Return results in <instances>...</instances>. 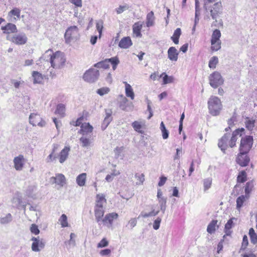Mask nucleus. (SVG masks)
Wrapping results in <instances>:
<instances>
[{
  "instance_id": "nucleus-1",
  "label": "nucleus",
  "mask_w": 257,
  "mask_h": 257,
  "mask_svg": "<svg viewBox=\"0 0 257 257\" xmlns=\"http://www.w3.org/2000/svg\"><path fill=\"white\" fill-rule=\"evenodd\" d=\"M105 203L106 199L103 194H97L96 195L94 211L95 220L99 226H100V220L102 218L104 214V204Z\"/></svg>"
},
{
  "instance_id": "nucleus-2",
  "label": "nucleus",
  "mask_w": 257,
  "mask_h": 257,
  "mask_svg": "<svg viewBox=\"0 0 257 257\" xmlns=\"http://www.w3.org/2000/svg\"><path fill=\"white\" fill-rule=\"evenodd\" d=\"M209 112L213 116L218 115L222 109V104L220 99L217 96H211L208 100Z\"/></svg>"
},
{
  "instance_id": "nucleus-3",
  "label": "nucleus",
  "mask_w": 257,
  "mask_h": 257,
  "mask_svg": "<svg viewBox=\"0 0 257 257\" xmlns=\"http://www.w3.org/2000/svg\"><path fill=\"white\" fill-rule=\"evenodd\" d=\"M65 62L66 59L63 53L57 51L54 53L50 64L54 69H61L64 66Z\"/></svg>"
},
{
  "instance_id": "nucleus-4",
  "label": "nucleus",
  "mask_w": 257,
  "mask_h": 257,
  "mask_svg": "<svg viewBox=\"0 0 257 257\" xmlns=\"http://www.w3.org/2000/svg\"><path fill=\"white\" fill-rule=\"evenodd\" d=\"M253 145V137L246 136L242 138L240 141L239 151L240 154H246L252 148Z\"/></svg>"
},
{
  "instance_id": "nucleus-5",
  "label": "nucleus",
  "mask_w": 257,
  "mask_h": 257,
  "mask_svg": "<svg viewBox=\"0 0 257 257\" xmlns=\"http://www.w3.org/2000/svg\"><path fill=\"white\" fill-rule=\"evenodd\" d=\"M79 36L78 28L75 26H71L66 31L64 37L66 43H69L73 40H76Z\"/></svg>"
},
{
  "instance_id": "nucleus-6",
  "label": "nucleus",
  "mask_w": 257,
  "mask_h": 257,
  "mask_svg": "<svg viewBox=\"0 0 257 257\" xmlns=\"http://www.w3.org/2000/svg\"><path fill=\"white\" fill-rule=\"evenodd\" d=\"M118 217L117 213L112 212L107 213L103 218L100 220V225H103L108 228H111L113 223V220H116Z\"/></svg>"
},
{
  "instance_id": "nucleus-7",
  "label": "nucleus",
  "mask_w": 257,
  "mask_h": 257,
  "mask_svg": "<svg viewBox=\"0 0 257 257\" xmlns=\"http://www.w3.org/2000/svg\"><path fill=\"white\" fill-rule=\"evenodd\" d=\"M209 79L210 85L214 88L222 85L224 82L220 73L217 71L214 72L211 74L209 77Z\"/></svg>"
},
{
  "instance_id": "nucleus-8",
  "label": "nucleus",
  "mask_w": 257,
  "mask_h": 257,
  "mask_svg": "<svg viewBox=\"0 0 257 257\" xmlns=\"http://www.w3.org/2000/svg\"><path fill=\"white\" fill-rule=\"evenodd\" d=\"M99 76V71L94 68H91L85 72L83 78L86 82L92 83L96 81Z\"/></svg>"
},
{
  "instance_id": "nucleus-9",
  "label": "nucleus",
  "mask_w": 257,
  "mask_h": 257,
  "mask_svg": "<svg viewBox=\"0 0 257 257\" xmlns=\"http://www.w3.org/2000/svg\"><path fill=\"white\" fill-rule=\"evenodd\" d=\"M8 39L16 45H24L27 43V37L25 34L22 33L9 36Z\"/></svg>"
},
{
  "instance_id": "nucleus-10",
  "label": "nucleus",
  "mask_w": 257,
  "mask_h": 257,
  "mask_svg": "<svg viewBox=\"0 0 257 257\" xmlns=\"http://www.w3.org/2000/svg\"><path fill=\"white\" fill-rule=\"evenodd\" d=\"M53 54L54 52L51 49L47 50L40 58L37 62V64L41 66L42 63H43V65H45L46 63L48 64H51Z\"/></svg>"
},
{
  "instance_id": "nucleus-11",
  "label": "nucleus",
  "mask_w": 257,
  "mask_h": 257,
  "mask_svg": "<svg viewBox=\"0 0 257 257\" xmlns=\"http://www.w3.org/2000/svg\"><path fill=\"white\" fill-rule=\"evenodd\" d=\"M31 240L33 242L32 244V250L35 252H39L45 247V242L42 238L39 236L33 237Z\"/></svg>"
},
{
  "instance_id": "nucleus-12",
  "label": "nucleus",
  "mask_w": 257,
  "mask_h": 257,
  "mask_svg": "<svg viewBox=\"0 0 257 257\" xmlns=\"http://www.w3.org/2000/svg\"><path fill=\"white\" fill-rule=\"evenodd\" d=\"M29 122L33 126L38 125L40 127H43L46 124V122L42 119L40 115L35 113L30 114Z\"/></svg>"
},
{
  "instance_id": "nucleus-13",
  "label": "nucleus",
  "mask_w": 257,
  "mask_h": 257,
  "mask_svg": "<svg viewBox=\"0 0 257 257\" xmlns=\"http://www.w3.org/2000/svg\"><path fill=\"white\" fill-rule=\"evenodd\" d=\"M25 159L22 155H19L14 158L13 160L14 167L18 171H22L25 164Z\"/></svg>"
},
{
  "instance_id": "nucleus-14",
  "label": "nucleus",
  "mask_w": 257,
  "mask_h": 257,
  "mask_svg": "<svg viewBox=\"0 0 257 257\" xmlns=\"http://www.w3.org/2000/svg\"><path fill=\"white\" fill-rule=\"evenodd\" d=\"M230 137L229 134H225L219 140L218 146L221 150L225 153V150L229 146V138Z\"/></svg>"
},
{
  "instance_id": "nucleus-15",
  "label": "nucleus",
  "mask_w": 257,
  "mask_h": 257,
  "mask_svg": "<svg viewBox=\"0 0 257 257\" xmlns=\"http://www.w3.org/2000/svg\"><path fill=\"white\" fill-rule=\"evenodd\" d=\"M52 184H57L60 187H62L66 184V178L62 174H57L55 177H52L50 179Z\"/></svg>"
},
{
  "instance_id": "nucleus-16",
  "label": "nucleus",
  "mask_w": 257,
  "mask_h": 257,
  "mask_svg": "<svg viewBox=\"0 0 257 257\" xmlns=\"http://www.w3.org/2000/svg\"><path fill=\"white\" fill-rule=\"evenodd\" d=\"M105 116L101 124V128L104 131L109 125L112 120L111 114L112 113V110L110 109H106L105 110Z\"/></svg>"
},
{
  "instance_id": "nucleus-17",
  "label": "nucleus",
  "mask_w": 257,
  "mask_h": 257,
  "mask_svg": "<svg viewBox=\"0 0 257 257\" xmlns=\"http://www.w3.org/2000/svg\"><path fill=\"white\" fill-rule=\"evenodd\" d=\"M93 127L89 123H82L80 133L82 136L91 137Z\"/></svg>"
},
{
  "instance_id": "nucleus-18",
  "label": "nucleus",
  "mask_w": 257,
  "mask_h": 257,
  "mask_svg": "<svg viewBox=\"0 0 257 257\" xmlns=\"http://www.w3.org/2000/svg\"><path fill=\"white\" fill-rule=\"evenodd\" d=\"M12 201L13 206L15 207H18L22 206L24 208V212H25L27 204L22 201V197L19 194H16L13 198Z\"/></svg>"
},
{
  "instance_id": "nucleus-19",
  "label": "nucleus",
  "mask_w": 257,
  "mask_h": 257,
  "mask_svg": "<svg viewBox=\"0 0 257 257\" xmlns=\"http://www.w3.org/2000/svg\"><path fill=\"white\" fill-rule=\"evenodd\" d=\"M222 9L221 4L220 2L215 3L213 7H209L208 10L210 12L211 16H215L217 15L220 14Z\"/></svg>"
},
{
  "instance_id": "nucleus-20",
  "label": "nucleus",
  "mask_w": 257,
  "mask_h": 257,
  "mask_svg": "<svg viewBox=\"0 0 257 257\" xmlns=\"http://www.w3.org/2000/svg\"><path fill=\"white\" fill-rule=\"evenodd\" d=\"M243 131L244 128H242L241 129H237L232 133L231 138L229 141V146L230 148H233L235 146L236 142L238 139L237 136L240 133Z\"/></svg>"
},
{
  "instance_id": "nucleus-21",
  "label": "nucleus",
  "mask_w": 257,
  "mask_h": 257,
  "mask_svg": "<svg viewBox=\"0 0 257 257\" xmlns=\"http://www.w3.org/2000/svg\"><path fill=\"white\" fill-rule=\"evenodd\" d=\"M249 162V157L246 154H240L236 158V162L241 167L248 165Z\"/></svg>"
},
{
  "instance_id": "nucleus-22",
  "label": "nucleus",
  "mask_w": 257,
  "mask_h": 257,
  "mask_svg": "<svg viewBox=\"0 0 257 257\" xmlns=\"http://www.w3.org/2000/svg\"><path fill=\"white\" fill-rule=\"evenodd\" d=\"M37 186L35 184L28 186L25 192L26 196L29 198L35 199L36 198L35 192L37 190Z\"/></svg>"
},
{
  "instance_id": "nucleus-23",
  "label": "nucleus",
  "mask_w": 257,
  "mask_h": 257,
  "mask_svg": "<svg viewBox=\"0 0 257 257\" xmlns=\"http://www.w3.org/2000/svg\"><path fill=\"white\" fill-rule=\"evenodd\" d=\"M178 53L174 47H171L168 50V58L173 61H176L178 59Z\"/></svg>"
},
{
  "instance_id": "nucleus-24",
  "label": "nucleus",
  "mask_w": 257,
  "mask_h": 257,
  "mask_svg": "<svg viewBox=\"0 0 257 257\" xmlns=\"http://www.w3.org/2000/svg\"><path fill=\"white\" fill-rule=\"evenodd\" d=\"M132 42L129 37L123 38L119 42L118 46L122 49H127L132 45Z\"/></svg>"
},
{
  "instance_id": "nucleus-25",
  "label": "nucleus",
  "mask_w": 257,
  "mask_h": 257,
  "mask_svg": "<svg viewBox=\"0 0 257 257\" xmlns=\"http://www.w3.org/2000/svg\"><path fill=\"white\" fill-rule=\"evenodd\" d=\"M142 27H143V24L141 22L136 23L133 25V33L134 35H135L136 37H139V38L142 37V35L141 33V31L142 30Z\"/></svg>"
},
{
  "instance_id": "nucleus-26",
  "label": "nucleus",
  "mask_w": 257,
  "mask_h": 257,
  "mask_svg": "<svg viewBox=\"0 0 257 257\" xmlns=\"http://www.w3.org/2000/svg\"><path fill=\"white\" fill-rule=\"evenodd\" d=\"M86 180V174L85 173L79 174L76 179L77 185L80 187L85 186Z\"/></svg>"
},
{
  "instance_id": "nucleus-27",
  "label": "nucleus",
  "mask_w": 257,
  "mask_h": 257,
  "mask_svg": "<svg viewBox=\"0 0 257 257\" xmlns=\"http://www.w3.org/2000/svg\"><path fill=\"white\" fill-rule=\"evenodd\" d=\"M2 29L4 30V33H15L17 31L16 25L11 23H9L5 26H2Z\"/></svg>"
},
{
  "instance_id": "nucleus-28",
  "label": "nucleus",
  "mask_w": 257,
  "mask_h": 257,
  "mask_svg": "<svg viewBox=\"0 0 257 257\" xmlns=\"http://www.w3.org/2000/svg\"><path fill=\"white\" fill-rule=\"evenodd\" d=\"M236 220L235 218H232L228 220L225 225L224 231L226 235H230L232 232L230 229L234 226L233 220Z\"/></svg>"
},
{
  "instance_id": "nucleus-29",
  "label": "nucleus",
  "mask_w": 257,
  "mask_h": 257,
  "mask_svg": "<svg viewBox=\"0 0 257 257\" xmlns=\"http://www.w3.org/2000/svg\"><path fill=\"white\" fill-rule=\"evenodd\" d=\"M125 91L126 96L130 97L133 100L135 98V94L133 89L130 84L125 82Z\"/></svg>"
},
{
  "instance_id": "nucleus-30",
  "label": "nucleus",
  "mask_w": 257,
  "mask_h": 257,
  "mask_svg": "<svg viewBox=\"0 0 257 257\" xmlns=\"http://www.w3.org/2000/svg\"><path fill=\"white\" fill-rule=\"evenodd\" d=\"M32 77L33 78V83H41L43 80V77L41 73L38 71H34L32 72Z\"/></svg>"
},
{
  "instance_id": "nucleus-31",
  "label": "nucleus",
  "mask_w": 257,
  "mask_h": 257,
  "mask_svg": "<svg viewBox=\"0 0 257 257\" xmlns=\"http://www.w3.org/2000/svg\"><path fill=\"white\" fill-rule=\"evenodd\" d=\"M69 150V148L65 147L60 152L59 162L61 163H63L66 160Z\"/></svg>"
},
{
  "instance_id": "nucleus-32",
  "label": "nucleus",
  "mask_w": 257,
  "mask_h": 257,
  "mask_svg": "<svg viewBox=\"0 0 257 257\" xmlns=\"http://www.w3.org/2000/svg\"><path fill=\"white\" fill-rule=\"evenodd\" d=\"M65 106L62 103L58 104L57 105L56 110L55 111V114L60 115L61 117H64L65 116Z\"/></svg>"
},
{
  "instance_id": "nucleus-33",
  "label": "nucleus",
  "mask_w": 257,
  "mask_h": 257,
  "mask_svg": "<svg viewBox=\"0 0 257 257\" xmlns=\"http://www.w3.org/2000/svg\"><path fill=\"white\" fill-rule=\"evenodd\" d=\"M119 107L122 110H125L126 108V103L128 101L127 99L122 94L119 95Z\"/></svg>"
},
{
  "instance_id": "nucleus-34",
  "label": "nucleus",
  "mask_w": 257,
  "mask_h": 257,
  "mask_svg": "<svg viewBox=\"0 0 257 257\" xmlns=\"http://www.w3.org/2000/svg\"><path fill=\"white\" fill-rule=\"evenodd\" d=\"M217 220H212L209 224L207 226V231L210 233L212 234L215 232L216 230V227L218 226L217 225Z\"/></svg>"
},
{
  "instance_id": "nucleus-35",
  "label": "nucleus",
  "mask_w": 257,
  "mask_h": 257,
  "mask_svg": "<svg viewBox=\"0 0 257 257\" xmlns=\"http://www.w3.org/2000/svg\"><path fill=\"white\" fill-rule=\"evenodd\" d=\"M134 130L140 134H143L144 131H143V123L139 121H135L132 124Z\"/></svg>"
},
{
  "instance_id": "nucleus-36",
  "label": "nucleus",
  "mask_w": 257,
  "mask_h": 257,
  "mask_svg": "<svg viewBox=\"0 0 257 257\" xmlns=\"http://www.w3.org/2000/svg\"><path fill=\"white\" fill-rule=\"evenodd\" d=\"M181 34V30L180 28H177L174 32L173 35L171 39L175 44L179 43V39Z\"/></svg>"
},
{
  "instance_id": "nucleus-37",
  "label": "nucleus",
  "mask_w": 257,
  "mask_h": 257,
  "mask_svg": "<svg viewBox=\"0 0 257 257\" xmlns=\"http://www.w3.org/2000/svg\"><path fill=\"white\" fill-rule=\"evenodd\" d=\"M160 77L163 78V84L173 83L174 80V78L172 76H168L164 72L161 74Z\"/></svg>"
},
{
  "instance_id": "nucleus-38",
  "label": "nucleus",
  "mask_w": 257,
  "mask_h": 257,
  "mask_svg": "<svg viewBox=\"0 0 257 257\" xmlns=\"http://www.w3.org/2000/svg\"><path fill=\"white\" fill-rule=\"evenodd\" d=\"M159 212L160 211L159 210H155V209H153L151 211L148 213L142 212L139 217L141 216L143 218H148L149 217L155 216L159 214Z\"/></svg>"
},
{
  "instance_id": "nucleus-39",
  "label": "nucleus",
  "mask_w": 257,
  "mask_h": 257,
  "mask_svg": "<svg viewBox=\"0 0 257 257\" xmlns=\"http://www.w3.org/2000/svg\"><path fill=\"white\" fill-rule=\"evenodd\" d=\"M13 219L12 215L11 213H8L4 216L0 218V223L2 224H7L12 221Z\"/></svg>"
},
{
  "instance_id": "nucleus-40",
  "label": "nucleus",
  "mask_w": 257,
  "mask_h": 257,
  "mask_svg": "<svg viewBox=\"0 0 257 257\" xmlns=\"http://www.w3.org/2000/svg\"><path fill=\"white\" fill-rule=\"evenodd\" d=\"M160 205V210L164 213L167 207V198L163 197L158 199Z\"/></svg>"
},
{
  "instance_id": "nucleus-41",
  "label": "nucleus",
  "mask_w": 257,
  "mask_h": 257,
  "mask_svg": "<svg viewBox=\"0 0 257 257\" xmlns=\"http://www.w3.org/2000/svg\"><path fill=\"white\" fill-rule=\"evenodd\" d=\"M91 138V137H89V136H82V137L80 139V141L83 147H86L90 145Z\"/></svg>"
},
{
  "instance_id": "nucleus-42",
  "label": "nucleus",
  "mask_w": 257,
  "mask_h": 257,
  "mask_svg": "<svg viewBox=\"0 0 257 257\" xmlns=\"http://www.w3.org/2000/svg\"><path fill=\"white\" fill-rule=\"evenodd\" d=\"M212 182V179L211 177L204 179L203 180L204 191L205 192L211 188Z\"/></svg>"
},
{
  "instance_id": "nucleus-43",
  "label": "nucleus",
  "mask_w": 257,
  "mask_h": 257,
  "mask_svg": "<svg viewBox=\"0 0 257 257\" xmlns=\"http://www.w3.org/2000/svg\"><path fill=\"white\" fill-rule=\"evenodd\" d=\"M248 198L246 195H241L236 199V208L239 210L242 206L244 202Z\"/></svg>"
},
{
  "instance_id": "nucleus-44",
  "label": "nucleus",
  "mask_w": 257,
  "mask_h": 257,
  "mask_svg": "<svg viewBox=\"0 0 257 257\" xmlns=\"http://www.w3.org/2000/svg\"><path fill=\"white\" fill-rule=\"evenodd\" d=\"M94 66L98 68H102L104 69H107L109 68V64H108V61L107 59H106L104 61H102L95 64Z\"/></svg>"
},
{
  "instance_id": "nucleus-45",
  "label": "nucleus",
  "mask_w": 257,
  "mask_h": 257,
  "mask_svg": "<svg viewBox=\"0 0 257 257\" xmlns=\"http://www.w3.org/2000/svg\"><path fill=\"white\" fill-rule=\"evenodd\" d=\"M160 130L162 134L163 139H167L169 137V131L166 129L165 124L163 121L160 124Z\"/></svg>"
},
{
  "instance_id": "nucleus-46",
  "label": "nucleus",
  "mask_w": 257,
  "mask_h": 257,
  "mask_svg": "<svg viewBox=\"0 0 257 257\" xmlns=\"http://www.w3.org/2000/svg\"><path fill=\"white\" fill-rule=\"evenodd\" d=\"M221 41H211V49L214 51H217L221 48Z\"/></svg>"
},
{
  "instance_id": "nucleus-47",
  "label": "nucleus",
  "mask_w": 257,
  "mask_h": 257,
  "mask_svg": "<svg viewBox=\"0 0 257 257\" xmlns=\"http://www.w3.org/2000/svg\"><path fill=\"white\" fill-rule=\"evenodd\" d=\"M59 221L62 227H66L68 226V223L67 221V216L63 214L59 219Z\"/></svg>"
},
{
  "instance_id": "nucleus-48",
  "label": "nucleus",
  "mask_w": 257,
  "mask_h": 257,
  "mask_svg": "<svg viewBox=\"0 0 257 257\" xmlns=\"http://www.w3.org/2000/svg\"><path fill=\"white\" fill-rule=\"evenodd\" d=\"M220 31L218 29H216L212 33L211 41H213V42L215 41H221L220 40Z\"/></svg>"
},
{
  "instance_id": "nucleus-49",
  "label": "nucleus",
  "mask_w": 257,
  "mask_h": 257,
  "mask_svg": "<svg viewBox=\"0 0 257 257\" xmlns=\"http://www.w3.org/2000/svg\"><path fill=\"white\" fill-rule=\"evenodd\" d=\"M107 60L108 61V64H109V63H111L112 65L113 69L115 70L119 62L118 59L117 57H114L110 58L109 59H107Z\"/></svg>"
},
{
  "instance_id": "nucleus-50",
  "label": "nucleus",
  "mask_w": 257,
  "mask_h": 257,
  "mask_svg": "<svg viewBox=\"0 0 257 257\" xmlns=\"http://www.w3.org/2000/svg\"><path fill=\"white\" fill-rule=\"evenodd\" d=\"M218 62V59L216 56L212 57L209 62V67L210 68L214 69L216 68V65Z\"/></svg>"
},
{
  "instance_id": "nucleus-51",
  "label": "nucleus",
  "mask_w": 257,
  "mask_h": 257,
  "mask_svg": "<svg viewBox=\"0 0 257 257\" xmlns=\"http://www.w3.org/2000/svg\"><path fill=\"white\" fill-rule=\"evenodd\" d=\"M249 235L250 237L251 241L255 244L257 242V235L252 228H251L249 230Z\"/></svg>"
},
{
  "instance_id": "nucleus-52",
  "label": "nucleus",
  "mask_w": 257,
  "mask_h": 257,
  "mask_svg": "<svg viewBox=\"0 0 257 257\" xmlns=\"http://www.w3.org/2000/svg\"><path fill=\"white\" fill-rule=\"evenodd\" d=\"M254 120L249 119L247 118L245 123L246 127L249 131H251L254 126Z\"/></svg>"
},
{
  "instance_id": "nucleus-53",
  "label": "nucleus",
  "mask_w": 257,
  "mask_h": 257,
  "mask_svg": "<svg viewBox=\"0 0 257 257\" xmlns=\"http://www.w3.org/2000/svg\"><path fill=\"white\" fill-rule=\"evenodd\" d=\"M103 22L102 20H100L96 22V29L98 32L99 33V37L100 38L101 34H102V31L103 28Z\"/></svg>"
},
{
  "instance_id": "nucleus-54",
  "label": "nucleus",
  "mask_w": 257,
  "mask_h": 257,
  "mask_svg": "<svg viewBox=\"0 0 257 257\" xmlns=\"http://www.w3.org/2000/svg\"><path fill=\"white\" fill-rule=\"evenodd\" d=\"M246 173L245 171H242L239 173L237 176V180L239 183H243L246 181Z\"/></svg>"
},
{
  "instance_id": "nucleus-55",
  "label": "nucleus",
  "mask_w": 257,
  "mask_h": 257,
  "mask_svg": "<svg viewBox=\"0 0 257 257\" xmlns=\"http://www.w3.org/2000/svg\"><path fill=\"white\" fill-rule=\"evenodd\" d=\"M110 91V89L107 87H104L97 89L96 92L100 96L107 94Z\"/></svg>"
},
{
  "instance_id": "nucleus-56",
  "label": "nucleus",
  "mask_w": 257,
  "mask_h": 257,
  "mask_svg": "<svg viewBox=\"0 0 257 257\" xmlns=\"http://www.w3.org/2000/svg\"><path fill=\"white\" fill-rule=\"evenodd\" d=\"M135 177L138 181V182H137V184L140 185L143 183L145 181V176L143 174H136Z\"/></svg>"
},
{
  "instance_id": "nucleus-57",
  "label": "nucleus",
  "mask_w": 257,
  "mask_h": 257,
  "mask_svg": "<svg viewBox=\"0 0 257 257\" xmlns=\"http://www.w3.org/2000/svg\"><path fill=\"white\" fill-rule=\"evenodd\" d=\"M162 219L160 217H158L154 221L153 227L155 230H158L160 226Z\"/></svg>"
},
{
  "instance_id": "nucleus-58",
  "label": "nucleus",
  "mask_w": 257,
  "mask_h": 257,
  "mask_svg": "<svg viewBox=\"0 0 257 257\" xmlns=\"http://www.w3.org/2000/svg\"><path fill=\"white\" fill-rule=\"evenodd\" d=\"M31 232L35 235H37L40 233V230L38 227L35 224H32L30 227Z\"/></svg>"
},
{
  "instance_id": "nucleus-59",
  "label": "nucleus",
  "mask_w": 257,
  "mask_h": 257,
  "mask_svg": "<svg viewBox=\"0 0 257 257\" xmlns=\"http://www.w3.org/2000/svg\"><path fill=\"white\" fill-rule=\"evenodd\" d=\"M108 244V242L106 238H103L97 244V247L102 248L107 246Z\"/></svg>"
},
{
  "instance_id": "nucleus-60",
  "label": "nucleus",
  "mask_w": 257,
  "mask_h": 257,
  "mask_svg": "<svg viewBox=\"0 0 257 257\" xmlns=\"http://www.w3.org/2000/svg\"><path fill=\"white\" fill-rule=\"evenodd\" d=\"M20 10L18 8H14L9 13V16L13 15L14 16H20Z\"/></svg>"
},
{
  "instance_id": "nucleus-61",
  "label": "nucleus",
  "mask_w": 257,
  "mask_h": 257,
  "mask_svg": "<svg viewBox=\"0 0 257 257\" xmlns=\"http://www.w3.org/2000/svg\"><path fill=\"white\" fill-rule=\"evenodd\" d=\"M137 223V220L135 218H131L128 223V225L130 227L131 229H133L135 226H136Z\"/></svg>"
},
{
  "instance_id": "nucleus-62",
  "label": "nucleus",
  "mask_w": 257,
  "mask_h": 257,
  "mask_svg": "<svg viewBox=\"0 0 257 257\" xmlns=\"http://www.w3.org/2000/svg\"><path fill=\"white\" fill-rule=\"evenodd\" d=\"M146 24L148 27L153 26L154 24V17H147Z\"/></svg>"
},
{
  "instance_id": "nucleus-63",
  "label": "nucleus",
  "mask_w": 257,
  "mask_h": 257,
  "mask_svg": "<svg viewBox=\"0 0 257 257\" xmlns=\"http://www.w3.org/2000/svg\"><path fill=\"white\" fill-rule=\"evenodd\" d=\"M216 1V0H203L204 2V8L206 10L208 11V8H209V4L214 3Z\"/></svg>"
},
{
  "instance_id": "nucleus-64",
  "label": "nucleus",
  "mask_w": 257,
  "mask_h": 257,
  "mask_svg": "<svg viewBox=\"0 0 257 257\" xmlns=\"http://www.w3.org/2000/svg\"><path fill=\"white\" fill-rule=\"evenodd\" d=\"M11 82L16 88H19L20 85L24 83V81L21 82L15 79L12 80Z\"/></svg>"
}]
</instances>
